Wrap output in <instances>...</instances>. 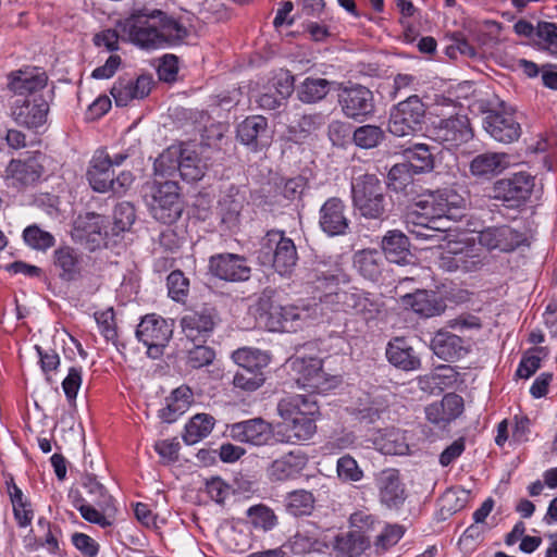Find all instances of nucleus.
I'll list each match as a JSON object with an SVG mask.
<instances>
[{
	"mask_svg": "<svg viewBox=\"0 0 557 557\" xmlns=\"http://www.w3.org/2000/svg\"><path fill=\"white\" fill-rule=\"evenodd\" d=\"M117 26L129 42L147 50L181 44L188 35L175 18L148 8L133 9Z\"/></svg>",
	"mask_w": 557,
	"mask_h": 557,
	"instance_id": "1",
	"label": "nucleus"
},
{
	"mask_svg": "<svg viewBox=\"0 0 557 557\" xmlns=\"http://www.w3.org/2000/svg\"><path fill=\"white\" fill-rule=\"evenodd\" d=\"M258 310L260 321L272 332H296L317 312L314 306H281L273 304L269 297H260Z\"/></svg>",
	"mask_w": 557,
	"mask_h": 557,
	"instance_id": "2",
	"label": "nucleus"
},
{
	"mask_svg": "<svg viewBox=\"0 0 557 557\" xmlns=\"http://www.w3.org/2000/svg\"><path fill=\"white\" fill-rule=\"evenodd\" d=\"M144 199L151 215L163 224L177 221L183 212L180 201V188L176 182L165 181L145 184Z\"/></svg>",
	"mask_w": 557,
	"mask_h": 557,
	"instance_id": "3",
	"label": "nucleus"
},
{
	"mask_svg": "<svg viewBox=\"0 0 557 557\" xmlns=\"http://www.w3.org/2000/svg\"><path fill=\"white\" fill-rule=\"evenodd\" d=\"M466 198L453 188H443L419 198L409 211V219H442L456 220L466 208Z\"/></svg>",
	"mask_w": 557,
	"mask_h": 557,
	"instance_id": "4",
	"label": "nucleus"
},
{
	"mask_svg": "<svg viewBox=\"0 0 557 557\" xmlns=\"http://www.w3.org/2000/svg\"><path fill=\"white\" fill-rule=\"evenodd\" d=\"M385 187L375 174H363L352 180L351 196L355 208L367 219H382L386 212Z\"/></svg>",
	"mask_w": 557,
	"mask_h": 557,
	"instance_id": "5",
	"label": "nucleus"
},
{
	"mask_svg": "<svg viewBox=\"0 0 557 557\" xmlns=\"http://www.w3.org/2000/svg\"><path fill=\"white\" fill-rule=\"evenodd\" d=\"M483 111L486 114L483 127L492 138L503 144H511L520 138L521 125L515 116L513 109L504 101L495 98Z\"/></svg>",
	"mask_w": 557,
	"mask_h": 557,
	"instance_id": "6",
	"label": "nucleus"
},
{
	"mask_svg": "<svg viewBox=\"0 0 557 557\" xmlns=\"http://www.w3.org/2000/svg\"><path fill=\"white\" fill-rule=\"evenodd\" d=\"M443 249L438 264L445 271L474 272L483 265L480 248L474 242L449 237Z\"/></svg>",
	"mask_w": 557,
	"mask_h": 557,
	"instance_id": "7",
	"label": "nucleus"
},
{
	"mask_svg": "<svg viewBox=\"0 0 557 557\" xmlns=\"http://www.w3.org/2000/svg\"><path fill=\"white\" fill-rule=\"evenodd\" d=\"M337 101L344 116L357 122L368 120L375 112L374 94L361 84H341Z\"/></svg>",
	"mask_w": 557,
	"mask_h": 557,
	"instance_id": "8",
	"label": "nucleus"
},
{
	"mask_svg": "<svg viewBox=\"0 0 557 557\" xmlns=\"http://www.w3.org/2000/svg\"><path fill=\"white\" fill-rule=\"evenodd\" d=\"M425 116V106L413 95L396 104L389 114L388 131L391 134L404 137L421 129Z\"/></svg>",
	"mask_w": 557,
	"mask_h": 557,
	"instance_id": "9",
	"label": "nucleus"
},
{
	"mask_svg": "<svg viewBox=\"0 0 557 557\" xmlns=\"http://www.w3.org/2000/svg\"><path fill=\"white\" fill-rule=\"evenodd\" d=\"M172 334V323L154 313L145 315L136 330V337L148 348V355L152 358L162 354Z\"/></svg>",
	"mask_w": 557,
	"mask_h": 557,
	"instance_id": "10",
	"label": "nucleus"
},
{
	"mask_svg": "<svg viewBox=\"0 0 557 557\" xmlns=\"http://www.w3.org/2000/svg\"><path fill=\"white\" fill-rule=\"evenodd\" d=\"M220 322L219 313L211 306L187 311L181 319L185 337L193 343H206Z\"/></svg>",
	"mask_w": 557,
	"mask_h": 557,
	"instance_id": "11",
	"label": "nucleus"
},
{
	"mask_svg": "<svg viewBox=\"0 0 557 557\" xmlns=\"http://www.w3.org/2000/svg\"><path fill=\"white\" fill-rule=\"evenodd\" d=\"M292 369L297 374V384L310 393H324L333 387V379L322 369V360L315 357H296Z\"/></svg>",
	"mask_w": 557,
	"mask_h": 557,
	"instance_id": "12",
	"label": "nucleus"
},
{
	"mask_svg": "<svg viewBox=\"0 0 557 557\" xmlns=\"http://www.w3.org/2000/svg\"><path fill=\"white\" fill-rule=\"evenodd\" d=\"M431 136L447 149H454L468 143L473 137V133L466 115H455L442 119L434 124Z\"/></svg>",
	"mask_w": 557,
	"mask_h": 557,
	"instance_id": "13",
	"label": "nucleus"
},
{
	"mask_svg": "<svg viewBox=\"0 0 557 557\" xmlns=\"http://www.w3.org/2000/svg\"><path fill=\"white\" fill-rule=\"evenodd\" d=\"M264 246L273 249L272 265L281 275H289L298 260L294 242L284 236L283 232L270 231L264 238Z\"/></svg>",
	"mask_w": 557,
	"mask_h": 557,
	"instance_id": "14",
	"label": "nucleus"
},
{
	"mask_svg": "<svg viewBox=\"0 0 557 557\" xmlns=\"http://www.w3.org/2000/svg\"><path fill=\"white\" fill-rule=\"evenodd\" d=\"M49 103L42 97L16 99L11 107V116L20 126L37 129L47 122Z\"/></svg>",
	"mask_w": 557,
	"mask_h": 557,
	"instance_id": "15",
	"label": "nucleus"
},
{
	"mask_svg": "<svg viewBox=\"0 0 557 557\" xmlns=\"http://www.w3.org/2000/svg\"><path fill=\"white\" fill-rule=\"evenodd\" d=\"M319 226L330 237L343 236L349 232L350 220L341 198L331 197L324 201L319 210Z\"/></svg>",
	"mask_w": 557,
	"mask_h": 557,
	"instance_id": "16",
	"label": "nucleus"
},
{
	"mask_svg": "<svg viewBox=\"0 0 557 557\" xmlns=\"http://www.w3.org/2000/svg\"><path fill=\"white\" fill-rule=\"evenodd\" d=\"M533 186L531 175L523 172L516 173L511 177L494 183L493 197L508 202L511 207L518 206L530 197Z\"/></svg>",
	"mask_w": 557,
	"mask_h": 557,
	"instance_id": "17",
	"label": "nucleus"
},
{
	"mask_svg": "<svg viewBox=\"0 0 557 557\" xmlns=\"http://www.w3.org/2000/svg\"><path fill=\"white\" fill-rule=\"evenodd\" d=\"M48 77L44 70L36 66H25L8 75V88L16 96L24 98L38 97L37 92L47 85Z\"/></svg>",
	"mask_w": 557,
	"mask_h": 557,
	"instance_id": "18",
	"label": "nucleus"
},
{
	"mask_svg": "<svg viewBox=\"0 0 557 557\" xmlns=\"http://www.w3.org/2000/svg\"><path fill=\"white\" fill-rule=\"evenodd\" d=\"M209 271L220 280L228 282L247 281L251 273L246 258L235 253H219L210 257Z\"/></svg>",
	"mask_w": 557,
	"mask_h": 557,
	"instance_id": "19",
	"label": "nucleus"
},
{
	"mask_svg": "<svg viewBox=\"0 0 557 557\" xmlns=\"http://www.w3.org/2000/svg\"><path fill=\"white\" fill-rule=\"evenodd\" d=\"M228 431L234 441L255 446L268 445L274 437L272 425L262 418L233 423L228 426Z\"/></svg>",
	"mask_w": 557,
	"mask_h": 557,
	"instance_id": "20",
	"label": "nucleus"
},
{
	"mask_svg": "<svg viewBox=\"0 0 557 557\" xmlns=\"http://www.w3.org/2000/svg\"><path fill=\"white\" fill-rule=\"evenodd\" d=\"M375 485L382 505L389 509H398L407 495L405 485L396 469H384L375 475Z\"/></svg>",
	"mask_w": 557,
	"mask_h": 557,
	"instance_id": "21",
	"label": "nucleus"
},
{
	"mask_svg": "<svg viewBox=\"0 0 557 557\" xmlns=\"http://www.w3.org/2000/svg\"><path fill=\"white\" fill-rule=\"evenodd\" d=\"M481 246L488 250L498 249L504 252L513 251L524 240L522 233L508 225L486 227L478 236Z\"/></svg>",
	"mask_w": 557,
	"mask_h": 557,
	"instance_id": "22",
	"label": "nucleus"
},
{
	"mask_svg": "<svg viewBox=\"0 0 557 557\" xmlns=\"http://www.w3.org/2000/svg\"><path fill=\"white\" fill-rule=\"evenodd\" d=\"M152 83L149 75H140L136 79L120 77L110 92L117 107H126L133 100L146 98L151 91Z\"/></svg>",
	"mask_w": 557,
	"mask_h": 557,
	"instance_id": "23",
	"label": "nucleus"
},
{
	"mask_svg": "<svg viewBox=\"0 0 557 557\" xmlns=\"http://www.w3.org/2000/svg\"><path fill=\"white\" fill-rule=\"evenodd\" d=\"M304 413L298 418L278 425L276 435L280 442L296 443L299 441L309 440L315 432V423L313 416L318 412L317 405H310L309 408H304Z\"/></svg>",
	"mask_w": 557,
	"mask_h": 557,
	"instance_id": "24",
	"label": "nucleus"
},
{
	"mask_svg": "<svg viewBox=\"0 0 557 557\" xmlns=\"http://www.w3.org/2000/svg\"><path fill=\"white\" fill-rule=\"evenodd\" d=\"M237 138L253 150L267 147L271 140L267 119L261 115L248 116L237 126Z\"/></svg>",
	"mask_w": 557,
	"mask_h": 557,
	"instance_id": "25",
	"label": "nucleus"
},
{
	"mask_svg": "<svg viewBox=\"0 0 557 557\" xmlns=\"http://www.w3.org/2000/svg\"><path fill=\"white\" fill-rule=\"evenodd\" d=\"M307 456L300 450H293L272 461L268 468L271 481H287L296 478L306 467Z\"/></svg>",
	"mask_w": 557,
	"mask_h": 557,
	"instance_id": "26",
	"label": "nucleus"
},
{
	"mask_svg": "<svg viewBox=\"0 0 557 557\" xmlns=\"http://www.w3.org/2000/svg\"><path fill=\"white\" fill-rule=\"evenodd\" d=\"M111 168L112 162L109 154L103 150H97L87 171V177L94 190L98 193L110 190V187L113 185L114 176V172Z\"/></svg>",
	"mask_w": 557,
	"mask_h": 557,
	"instance_id": "27",
	"label": "nucleus"
},
{
	"mask_svg": "<svg viewBox=\"0 0 557 557\" xmlns=\"http://www.w3.org/2000/svg\"><path fill=\"white\" fill-rule=\"evenodd\" d=\"M53 267L62 281H76L82 275L83 256L72 247H60L53 252Z\"/></svg>",
	"mask_w": 557,
	"mask_h": 557,
	"instance_id": "28",
	"label": "nucleus"
},
{
	"mask_svg": "<svg viewBox=\"0 0 557 557\" xmlns=\"http://www.w3.org/2000/svg\"><path fill=\"white\" fill-rule=\"evenodd\" d=\"M42 159L41 153H35L24 160H12L7 172L21 185H32L40 178L44 172Z\"/></svg>",
	"mask_w": 557,
	"mask_h": 557,
	"instance_id": "29",
	"label": "nucleus"
},
{
	"mask_svg": "<svg viewBox=\"0 0 557 557\" xmlns=\"http://www.w3.org/2000/svg\"><path fill=\"white\" fill-rule=\"evenodd\" d=\"M405 308L424 318L438 315L443 311V305L437 300L434 293L424 289H418L412 294H406L400 299Z\"/></svg>",
	"mask_w": 557,
	"mask_h": 557,
	"instance_id": "30",
	"label": "nucleus"
},
{
	"mask_svg": "<svg viewBox=\"0 0 557 557\" xmlns=\"http://www.w3.org/2000/svg\"><path fill=\"white\" fill-rule=\"evenodd\" d=\"M385 265L383 253L376 249H362L354 255V267L366 280L376 282Z\"/></svg>",
	"mask_w": 557,
	"mask_h": 557,
	"instance_id": "31",
	"label": "nucleus"
},
{
	"mask_svg": "<svg viewBox=\"0 0 557 557\" xmlns=\"http://www.w3.org/2000/svg\"><path fill=\"white\" fill-rule=\"evenodd\" d=\"M509 164L508 156L504 152H485L475 156L470 162L473 176L490 178L502 173Z\"/></svg>",
	"mask_w": 557,
	"mask_h": 557,
	"instance_id": "32",
	"label": "nucleus"
},
{
	"mask_svg": "<svg viewBox=\"0 0 557 557\" xmlns=\"http://www.w3.org/2000/svg\"><path fill=\"white\" fill-rule=\"evenodd\" d=\"M386 357L393 366L404 371H413L421 366V361L413 348L400 337H396L388 343Z\"/></svg>",
	"mask_w": 557,
	"mask_h": 557,
	"instance_id": "33",
	"label": "nucleus"
},
{
	"mask_svg": "<svg viewBox=\"0 0 557 557\" xmlns=\"http://www.w3.org/2000/svg\"><path fill=\"white\" fill-rule=\"evenodd\" d=\"M431 347L438 358L446 361L459 358L466 352L463 339L446 330L435 333Z\"/></svg>",
	"mask_w": 557,
	"mask_h": 557,
	"instance_id": "34",
	"label": "nucleus"
},
{
	"mask_svg": "<svg viewBox=\"0 0 557 557\" xmlns=\"http://www.w3.org/2000/svg\"><path fill=\"white\" fill-rule=\"evenodd\" d=\"M349 311L360 314L366 320L375 319L382 311L384 302L379 295L352 287L348 298Z\"/></svg>",
	"mask_w": 557,
	"mask_h": 557,
	"instance_id": "35",
	"label": "nucleus"
},
{
	"mask_svg": "<svg viewBox=\"0 0 557 557\" xmlns=\"http://www.w3.org/2000/svg\"><path fill=\"white\" fill-rule=\"evenodd\" d=\"M246 203V197L238 188L232 186L219 201L221 222L233 230L239 222L240 212Z\"/></svg>",
	"mask_w": 557,
	"mask_h": 557,
	"instance_id": "36",
	"label": "nucleus"
},
{
	"mask_svg": "<svg viewBox=\"0 0 557 557\" xmlns=\"http://www.w3.org/2000/svg\"><path fill=\"white\" fill-rule=\"evenodd\" d=\"M383 256L394 263H405L409 257V240L400 231H388L382 239Z\"/></svg>",
	"mask_w": 557,
	"mask_h": 557,
	"instance_id": "37",
	"label": "nucleus"
},
{
	"mask_svg": "<svg viewBox=\"0 0 557 557\" xmlns=\"http://www.w3.org/2000/svg\"><path fill=\"white\" fill-rule=\"evenodd\" d=\"M370 545L369 537L364 531L351 530L336 537L335 548L344 557L360 556Z\"/></svg>",
	"mask_w": 557,
	"mask_h": 557,
	"instance_id": "38",
	"label": "nucleus"
},
{
	"mask_svg": "<svg viewBox=\"0 0 557 557\" xmlns=\"http://www.w3.org/2000/svg\"><path fill=\"white\" fill-rule=\"evenodd\" d=\"M232 359L240 369L255 372H262V370L270 363V356L268 352L251 347L238 348L232 354Z\"/></svg>",
	"mask_w": 557,
	"mask_h": 557,
	"instance_id": "39",
	"label": "nucleus"
},
{
	"mask_svg": "<svg viewBox=\"0 0 557 557\" xmlns=\"http://www.w3.org/2000/svg\"><path fill=\"white\" fill-rule=\"evenodd\" d=\"M404 156L414 173H426L434 169V153L425 144H414L404 150Z\"/></svg>",
	"mask_w": 557,
	"mask_h": 557,
	"instance_id": "40",
	"label": "nucleus"
},
{
	"mask_svg": "<svg viewBox=\"0 0 557 557\" xmlns=\"http://www.w3.org/2000/svg\"><path fill=\"white\" fill-rule=\"evenodd\" d=\"M331 82L320 77H307L297 87V96L304 103L321 101L330 92Z\"/></svg>",
	"mask_w": 557,
	"mask_h": 557,
	"instance_id": "41",
	"label": "nucleus"
},
{
	"mask_svg": "<svg viewBox=\"0 0 557 557\" xmlns=\"http://www.w3.org/2000/svg\"><path fill=\"white\" fill-rule=\"evenodd\" d=\"M182 147V145L171 146L154 160L153 171L156 175L173 178L178 174Z\"/></svg>",
	"mask_w": 557,
	"mask_h": 557,
	"instance_id": "42",
	"label": "nucleus"
},
{
	"mask_svg": "<svg viewBox=\"0 0 557 557\" xmlns=\"http://www.w3.org/2000/svg\"><path fill=\"white\" fill-rule=\"evenodd\" d=\"M214 426V419L207 413L194 416L185 425L183 440L187 445H194L207 437Z\"/></svg>",
	"mask_w": 557,
	"mask_h": 557,
	"instance_id": "43",
	"label": "nucleus"
},
{
	"mask_svg": "<svg viewBox=\"0 0 557 557\" xmlns=\"http://www.w3.org/2000/svg\"><path fill=\"white\" fill-rule=\"evenodd\" d=\"M310 405H317V403L310 397H306L304 395H288L278 401L277 412L284 420V423H288L302 414V409L309 408Z\"/></svg>",
	"mask_w": 557,
	"mask_h": 557,
	"instance_id": "44",
	"label": "nucleus"
},
{
	"mask_svg": "<svg viewBox=\"0 0 557 557\" xmlns=\"http://www.w3.org/2000/svg\"><path fill=\"white\" fill-rule=\"evenodd\" d=\"M436 219H424V218H414L409 219V212L407 213V223H412L418 226V230H410L409 232L416 235L417 238L429 240V242H440L447 240L449 237L454 235L450 233V230H441L440 227H434L429 225L430 222H434Z\"/></svg>",
	"mask_w": 557,
	"mask_h": 557,
	"instance_id": "45",
	"label": "nucleus"
},
{
	"mask_svg": "<svg viewBox=\"0 0 557 557\" xmlns=\"http://www.w3.org/2000/svg\"><path fill=\"white\" fill-rule=\"evenodd\" d=\"M205 163L191 150L182 147L178 175L186 182H196L203 177Z\"/></svg>",
	"mask_w": 557,
	"mask_h": 557,
	"instance_id": "46",
	"label": "nucleus"
},
{
	"mask_svg": "<svg viewBox=\"0 0 557 557\" xmlns=\"http://www.w3.org/2000/svg\"><path fill=\"white\" fill-rule=\"evenodd\" d=\"M9 495L13 506L14 518L21 528H26L30 524L34 512L28 499L24 496L22 490L12 483L9 486Z\"/></svg>",
	"mask_w": 557,
	"mask_h": 557,
	"instance_id": "47",
	"label": "nucleus"
},
{
	"mask_svg": "<svg viewBox=\"0 0 557 557\" xmlns=\"http://www.w3.org/2000/svg\"><path fill=\"white\" fill-rule=\"evenodd\" d=\"M315 498L311 492L306 490H296L287 494L285 506L293 516L310 515L314 508Z\"/></svg>",
	"mask_w": 557,
	"mask_h": 557,
	"instance_id": "48",
	"label": "nucleus"
},
{
	"mask_svg": "<svg viewBox=\"0 0 557 557\" xmlns=\"http://www.w3.org/2000/svg\"><path fill=\"white\" fill-rule=\"evenodd\" d=\"M384 139V132L376 125H362L355 129L352 135L354 143L363 149L376 147Z\"/></svg>",
	"mask_w": 557,
	"mask_h": 557,
	"instance_id": "49",
	"label": "nucleus"
},
{
	"mask_svg": "<svg viewBox=\"0 0 557 557\" xmlns=\"http://www.w3.org/2000/svg\"><path fill=\"white\" fill-rule=\"evenodd\" d=\"M293 76H286L284 90H270L261 94L257 100L259 107L265 110H275L280 108L293 92Z\"/></svg>",
	"mask_w": 557,
	"mask_h": 557,
	"instance_id": "50",
	"label": "nucleus"
},
{
	"mask_svg": "<svg viewBox=\"0 0 557 557\" xmlns=\"http://www.w3.org/2000/svg\"><path fill=\"white\" fill-rule=\"evenodd\" d=\"M547 355L548 350L546 347H536L530 350L521 359L516 372L517 376L529 379L540 369L542 359L546 358Z\"/></svg>",
	"mask_w": 557,
	"mask_h": 557,
	"instance_id": "51",
	"label": "nucleus"
},
{
	"mask_svg": "<svg viewBox=\"0 0 557 557\" xmlns=\"http://www.w3.org/2000/svg\"><path fill=\"white\" fill-rule=\"evenodd\" d=\"M135 208L129 202L117 203L113 211V235H119L121 232L128 231L135 222Z\"/></svg>",
	"mask_w": 557,
	"mask_h": 557,
	"instance_id": "52",
	"label": "nucleus"
},
{
	"mask_svg": "<svg viewBox=\"0 0 557 557\" xmlns=\"http://www.w3.org/2000/svg\"><path fill=\"white\" fill-rule=\"evenodd\" d=\"M247 516L255 528L264 531L273 529L277 522L273 510L262 504L251 506L247 510Z\"/></svg>",
	"mask_w": 557,
	"mask_h": 557,
	"instance_id": "53",
	"label": "nucleus"
},
{
	"mask_svg": "<svg viewBox=\"0 0 557 557\" xmlns=\"http://www.w3.org/2000/svg\"><path fill=\"white\" fill-rule=\"evenodd\" d=\"M380 450L385 455H405L409 447L399 431L391 430L379 442Z\"/></svg>",
	"mask_w": 557,
	"mask_h": 557,
	"instance_id": "54",
	"label": "nucleus"
},
{
	"mask_svg": "<svg viewBox=\"0 0 557 557\" xmlns=\"http://www.w3.org/2000/svg\"><path fill=\"white\" fill-rule=\"evenodd\" d=\"M337 476L343 482H358L363 478V471L350 455L338 458L336 462Z\"/></svg>",
	"mask_w": 557,
	"mask_h": 557,
	"instance_id": "55",
	"label": "nucleus"
},
{
	"mask_svg": "<svg viewBox=\"0 0 557 557\" xmlns=\"http://www.w3.org/2000/svg\"><path fill=\"white\" fill-rule=\"evenodd\" d=\"M25 243L37 250H46L54 245V237L49 232L39 228L37 225H30L23 232Z\"/></svg>",
	"mask_w": 557,
	"mask_h": 557,
	"instance_id": "56",
	"label": "nucleus"
},
{
	"mask_svg": "<svg viewBox=\"0 0 557 557\" xmlns=\"http://www.w3.org/2000/svg\"><path fill=\"white\" fill-rule=\"evenodd\" d=\"M264 382L265 376L263 372H255L245 369L237 371L233 379L234 386L246 392L257 391Z\"/></svg>",
	"mask_w": 557,
	"mask_h": 557,
	"instance_id": "57",
	"label": "nucleus"
},
{
	"mask_svg": "<svg viewBox=\"0 0 557 557\" xmlns=\"http://www.w3.org/2000/svg\"><path fill=\"white\" fill-rule=\"evenodd\" d=\"M166 285L169 296L175 301H184L189 289V281L180 270L172 271L168 278Z\"/></svg>",
	"mask_w": 557,
	"mask_h": 557,
	"instance_id": "58",
	"label": "nucleus"
},
{
	"mask_svg": "<svg viewBox=\"0 0 557 557\" xmlns=\"http://www.w3.org/2000/svg\"><path fill=\"white\" fill-rule=\"evenodd\" d=\"M215 359V351L213 348L202 345V343H195L194 348L188 350L187 364L193 369H200L207 367Z\"/></svg>",
	"mask_w": 557,
	"mask_h": 557,
	"instance_id": "59",
	"label": "nucleus"
},
{
	"mask_svg": "<svg viewBox=\"0 0 557 557\" xmlns=\"http://www.w3.org/2000/svg\"><path fill=\"white\" fill-rule=\"evenodd\" d=\"M323 120L320 113L304 114L296 121L295 125L290 126V133L295 135L299 134V138H305L320 128L324 122Z\"/></svg>",
	"mask_w": 557,
	"mask_h": 557,
	"instance_id": "60",
	"label": "nucleus"
},
{
	"mask_svg": "<svg viewBox=\"0 0 557 557\" xmlns=\"http://www.w3.org/2000/svg\"><path fill=\"white\" fill-rule=\"evenodd\" d=\"M83 487L97 506L101 508L108 506L111 497L108 495L106 487L95 476L86 475L83 479Z\"/></svg>",
	"mask_w": 557,
	"mask_h": 557,
	"instance_id": "61",
	"label": "nucleus"
},
{
	"mask_svg": "<svg viewBox=\"0 0 557 557\" xmlns=\"http://www.w3.org/2000/svg\"><path fill=\"white\" fill-rule=\"evenodd\" d=\"M351 294V288L348 290L336 289L334 292H329L324 294L320 300L321 304L326 308H330L332 311H349V296Z\"/></svg>",
	"mask_w": 557,
	"mask_h": 557,
	"instance_id": "62",
	"label": "nucleus"
},
{
	"mask_svg": "<svg viewBox=\"0 0 557 557\" xmlns=\"http://www.w3.org/2000/svg\"><path fill=\"white\" fill-rule=\"evenodd\" d=\"M95 320L98 324L100 333L107 341H114L116 338L117 333L114 322L113 308H108L103 311L96 312Z\"/></svg>",
	"mask_w": 557,
	"mask_h": 557,
	"instance_id": "63",
	"label": "nucleus"
},
{
	"mask_svg": "<svg viewBox=\"0 0 557 557\" xmlns=\"http://www.w3.org/2000/svg\"><path fill=\"white\" fill-rule=\"evenodd\" d=\"M388 186L396 191L403 190L410 182L408 164H395L388 172Z\"/></svg>",
	"mask_w": 557,
	"mask_h": 557,
	"instance_id": "64",
	"label": "nucleus"
}]
</instances>
